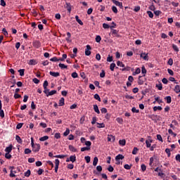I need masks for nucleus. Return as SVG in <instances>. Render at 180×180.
<instances>
[{"label": "nucleus", "instance_id": "nucleus-1", "mask_svg": "<svg viewBox=\"0 0 180 180\" xmlns=\"http://www.w3.org/2000/svg\"><path fill=\"white\" fill-rule=\"evenodd\" d=\"M31 146L32 147V151L34 153H39V151H40V144L34 143L33 137L31 138Z\"/></svg>", "mask_w": 180, "mask_h": 180}, {"label": "nucleus", "instance_id": "nucleus-2", "mask_svg": "<svg viewBox=\"0 0 180 180\" xmlns=\"http://www.w3.org/2000/svg\"><path fill=\"white\" fill-rule=\"evenodd\" d=\"M9 169H11L10 173L11 178H15V176H16V175H15V174H16V171L13 170L15 169V167L11 166Z\"/></svg>", "mask_w": 180, "mask_h": 180}, {"label": "nucleus", "instance_id": "nucleus-3", "mask_svg": "<svg viewBox=\"0 0 180 180\" xmlns=\"http://www.w3.org/2000/svg\"><path fill=\"white\" fill-rule=\"evenodd\" d=\"M151 143H153V139L151 136H148V140L146 141V147L150 148L151 147Z\"/></svg>", "mask_w": 180, "mask_h": 180}, {"label": "nucleus", "instance_id": "nucleus-4", "mask_svg": "<svg viewBox=\"0 0 180 180\" xmlns=\"http://www.w3.org/2000/svg\"><path fill=\"white\" fill-rule=\"evenodd\" d=\"M112 3L116 5V6H119L120 9H123V4L122 2H120L119 1L117 0H112Z\"/></svg>", "mask_w": 180, "mask_h": 180}, {"label": "nucleus", "instance_id": "nucleus-5", "mask_svg": "<svg viewBox=\"0 0 180 180\" xmlns=\"http://www.w3.org/2000/svg\"><path fill=\"white\" fill-rule=\"evenodd\" d=\"M91 48L90 45H86V49H85V56H91Z\"/></svg>", "mask_w": 180, "mask_h": 180}, {"label": "nucleus", "instance_id": "nucleus-6", "mask_svg": "<svg viewBox=\"0 0 180 180\" xmlns=\"http://www.w3.org/2000/svg\"><path fill=\"white\" fill-rule=\"evenodd\" d=\"M58 165H60V160L58 159L55 160V172H58Z\"/></svg>", "mask_w": 180, "mask_h": 180}, {"label": "nucleus", "instance_id": "nucleus-7", "mask_svg": "<svg viewBox=\"0 0 180 180\" xmlns=\"http://www.w3.org/2000/svg\"><path fill=\"white\" fill-rule=\"evenodd\" d=\"M33 46L35 47V49H40L41 46V44L39 41H35L32 43Z\"/></svg>", "mask_w": 180, "mask_h": 180}, {"label": "nucleus", "instance_id": "nucleus-8", "mask_svg": "<svg viewBox=\"0 0 180 180\" xmlns=\"http://www.w3.org/2000/svg\"><path fill=\"white\" fill-rule=\"evenodd\" d=\"M65 5L66 6H65V8L67 9L68 12H69V13H71V9L72 8V6H71V4L66 2Z\"/></svg>", "mask_w": 180, "mask_h": 180}, {"label": "nucleus", "instance_id": "nucleus-9", "mask_svg": "<svg viewBox=\"0 0 180 180\" xmlns=\"http://www.w3.org/2000/svg\"><path fill=\"white\" fill-rule=\"evenodd\" d=\"M117 65L118 67H122L123 69H122V71H126V68H124V64H123L122 62H120V60H118L117 62Z\"/></svg>", "mask_w": 180, "mask_h": 180}, {"label": "nucleus", "instance_id": "nucleus-10", "mask_svg": "<svg viewBox=\"0 0 180 180\" xmlns=\"http://www.w3.org/2000/svg\"><path fill=\"white\" fill-rule=\"evenodd\" d=\"M115 140H116V138L113 135H108V141H111L112 143H114Z\"/></svg>", "mask_w": 180, "mask_h": 180}, {"label": "nucleus", "instance_id": "nucleus-11", "mask_svg": "<svg viewBox=\"0 0 180 180\" xmlns=\"http://www.w3.org/2000/svg\"><path fill=\"white\" fill-rule=\"evenodd\" d=\"M50 75H51L52 77H55L56 78H57V77H60V72H52L51 71L49 72Z\"/></svg>", "mask_w": 180, "mask_h": 180}, {"label": "nucleus", "instance_id": "nucleus-12", "mask_svg": "<svg viewBox=\"0 0 180 180\" xmlns=\"http://www.w3.org/2000/svg\"><path fill=\"white\" fill-rule=\"evenodd\" d=\"M112 34L113 35V37H120V35L116 30H112Z\"/></svg>", "mask_w": 180, "mask_h": 180}, {"label": "nucleus", "instance_id": "nucleus-13", "mask_svg": "<svg viewBox=\"0 0 180 180\" xmlns=\"http://www.w3.org/2000/svg\"><path fill=\"white\" fill-rule=\"evenodd\" d=\"M124 156L122 154H119L115 157L116 161H119V160H124Z\"/></svg>", "mask_w": 180, "mask_h": 180}, {"label": "nucleus", "instance_id": "nucleus-14", "mask_svg": "<svg viewBox=\"0 0 180 180\" xmlns=\"http://www.w3.org/2000/svg\"><path fill=\"white\" fill-rule=\"evenodd\" d=\"M94 110L98 115H99L101 113V111H99V108L98 107V105H94Z\"/></svg>", "mask_w": 180, "mask_h": 180}, {"label": "nucleus", "instance_id": "nucleus-15", "mask_svg": "<svg viewBox=\"0 0 180 180\" xmlns=\"http://www.w3.org/2000/svg\"><path fill=\"white\" fill-rule=\"evenodd\" d=\"M75 19H76V21L77 22V23H79V25H80L81 26H82L84 25V22H82V20H81L79 19V17L78 15L75 16Z\"/></svg>", "mask_w": 180, "mask_h": 180}, {"label": "nucleus", "instance_id": "nucleus-16", "mask_svg": "<svg viewBox=\"0 0 180 180\" xmlns=\"http://www.w3.org/2000/svg\"><path fill=\"white\" fill-rule=\"evenodd\" d=\"M13 147V146L12 145H10L8 147H6V149H5L6 153H11Z\"/></svg>", "mask_w": 180, "mask_h": 180}, {"label": "nucleus", "instance_id": "nucleus-17", "mask_svg": "<svg viewBox=\"0 0 180 180\" xmlns=\"http://www.w3.org/2000/svg\"><path fill=\"white\" fill-rule=\"evenodd\" d=\"M28 64L29 65H36V64H37V62L34 59H31L30 60Z\"/></svg>", "mask_w": 180, "mask_h": 180}, {"label": "nucleus", "instance_id": "nucleus-18", "mask_svg": "<svg viewBox=\"0 0 180 180\" xmlns=\"http://www.w3.org/2000/svg\"><path fill=\"white\" fill-rule=\"evenodd\" d=\"M15 140L19 143V144H22V143H23V141H22V139L20 136H19V135L15 136Z\"/></svg>", "mask_w": 180, "mask_h": 180}, {"label": "nucleus", "instance_id": "nucleus-19", "mask_svg": "<svg viewBox=\"0 0 180 180\" xmlns=\"http://www.w3.org/2000/svg\"><path fill=\"white\" fill-rule=\"evenodd\" d=\"M174 92H176V94H179V92H180V86L176 84L174 87Z\"/></svg>", "mask_w": 180, "mask_h": 180}, {"label": "nucleus", "instance_id": "nucleus-20", "mask_svg": "<svg viewBox=\"0 0 180 180\" xmlns=\"http://www.w3.org/2000/svg\"><path fill=\"white\" fill-rule=\"evenodd\" d=\"M56 94H57V91L56 90H52V91H51L48 93L46 96H51L52 95H56Z\"/></svg>", "mask_w": 180, "mask_h": 180}, {"label": "nucleus", "instance_id": "nucleus-21", "mask_svg": "<svg viewBox=\"0 0 180 180\" xmlns=\"http://www.w3.org/2000/svg\"><path fill=\"white\" fill-rule=\"evenodd\" d=\"M141 72V70L138 68H136V71L132 73V75H137V74H140Z\"/></svg>", "mask_w": 180, "mask_h": 180}, {"label": "nucleus", "instance_id": "nucleus-22", "mask_svg": "<svg viewBox=\"0 0 180 180\" xmlns=\"http://www.w3.org/2000/svg\"><path fill=\"white\" fill-rule=\"evenodd\" d=\"M70 161H71V162H75V161H77V157L75 155H71L70 157Z\"/></svg>", "mask_w": 180, "mask_h": 180}, {"label": "nucleus", "instance_id": "nucleus-23", "mask_svg": "<svg viewBox=\"0 0 180 180\" xmlns=\"http://www.w3.org/2000/svg\"><path fill=\"white\" fill-rule=\"evenodd\" d=\"M64 101L65 99L63 97L59 100V106H64L65 105Z\"/></svg>", "mask_w": 180, "mask_h": 180}, {"label": "nucleus", "instance_id": "nucleus-24", "mask_svg": "<svg viewBox=\"0 0 180 180\" xmlns=\"http://www.w3.org/2000/svg\"><path fill=\"white\" fill-rule=\"evenodd\" d=\"M165 99L167 101V103H171L172 102V98L170 96H166Z\"/></svg>", "mask_w": 180, "mask_h": 180}, {"label": "nucleus", "instance_id": "nucleus-25", "mask_svg": "<svg viewBox=\"0 0 180 180\" xmlns=\"http://www.w3.org/2000/svg\"><path fill=\"white\" fill-rule=\"evenodd\" d=\"M120 146H126V139H122L119 141Z\"/></svg>", "mask_w": 180, "mask_h": 180}, {"label": "nucleus", "instance_id": "nucleus-26", "mask_svg": "<svg viewBox=\"0 0 180 180\" xmlns=\"http://www.w3.org/2000/svg\"><path fill=\"white\" fill-rule=\"evenodd\" d=\"M98 157H95V158H94V161H93V165H94V167H96V165H98Z\"/></svg>", "mask_w": 180, "mask_h": 180}, {"label": "nucleus", "instance_id": "nucleus-27", "mask_svg": "<svg viewBox=\"0 0 180 180\" xmlns=\"http://www.w3.org/2000/svg\"><path fill=\"white\" fill-rule=\"evenodd\" d=\"M96 124H98V126H97L98 129H102V128L105 127L104 123L96 122Z\"/></svg>", "mask_w": 180, "mask_h": 180}, {"label": "nucleus", "instance_id": "nucleus-28", "mask_svg": "<svg viewBox=\"0 0 180 180\" xmlns=\"http://www.w3.org/2000/svg\"><path fill=\"white\" fill-rule=\"evenodd\" d=\"M69 150L72 151V153H76L77 151V149L72 145L69 146Z\"/></svg>", "mask_w": 180, "mask_h": 180}, {"label": "nucleus", "instance_id": "nucleus-29", "mask_svg": "<svg viewBox=\"0 0 180 180\" xmlns=\"http://www.w3.org/2000/svg\"><path fill=\"white\" fill-rule=\"evenodd\" d=\"M46 140H49V136H44L39 139V141H46Z\"/></svg>", "mask_w": 180, "mask_h": 180}, {"label": "nucleus", "instance_id": "nucleus-30", "mask_svg": "<svg viewBox=\"0 0 180 180\" xmlns=\"http://www.w3.org/2000/svg\"><path fill=\"white\" fill-rule=\"evenodd\" d=\"M141 58H143V60H148V56L147 53H141Z\"/></svg>", "mask_w": 180, "mask_h": 180}, {"label": "nucleus", "instance_id": "nucleus-31", "mask_svg": "<svg viewBox=\"0 0 180 180\" xmlns=\"http://www.w3.org/2000/svg\"><path fill=\"white\" fill-rule=\"evenodd\" d=\"M154 112H157V110H162V107L161 106H155L153 107Z\"/></svg>", "mask_w": 180, "mask_h": 180}, {"label": "nucleus", "instance_id": "nucleus-32", "mask_svg": "<svg viewBox=\"0 0 180 180\" xmlns=\"http://www.w3.org/2000/svg\"><path fill=\"white\" fill-rule=\"evenodd\" d=\"M89 150H91V147H83L81 148V151L84 152V151H89Z\"/></svg>", "mask_w": 180, "mask_h": 180}, {"label": "nucleus", "instance_id": "nucleus-33", "mask_svg": "<svg viewBox=\"0 0 180 180\" xmlns=\"http://www.w3.org/2000/svg\"><path fill=\"white\" fill-rule=\"evenodd\" d=\"M94 97V99H96V101H98V102H101V96H99V94H96Z\"/></svg>", "mask_w": 180, "mask_h": 180}, {"label": "nucleus", "instance_id": "nucleus-34", "mask_svg": "<svg viewBox=\"0 0 180 180\" xmlns=\"http://www.w3.org/2000/svg\"><path fill=\"white\" fill-rule=\"evenodd\" d=\"M115 67H116V64L115 63H111L110 65V70L111 71H115Z\"/></svg>", "mask_w": 180, "mask_h": 180}, {"label": "nucleus", "instance_id": "nucleus-35", "mask_svg": "<svg viewBox=\"0 0 180 180\" xmlns=\"http://www.w3.org/2000/svg\"><path fill=\"white\" fill-rule=\"evenodd\" d=\"M172 49L173 50H174V51H176V53H178L179 51V49L178 48V46L175 44L172 45Z\"/></svg>", "mask_w": 180, "mask_h": 180}, {"label": "nucleus", "instance_id": "nucleus-36", "mask_svg": "<svg viewBox=\"0 0 180 180\" xmlns=\"http://www.w3.org/2000/svg\"><path fill=\"white\" fill-rule=\"evenodd\" d=\"M147 14L148 15L149 18L153 19L154 18V14L150 11H147Z\"/></svg>", "mask_w": 180, "mask_h": 180}, {"label": "nucleus", "instance_id": "nucleus-37", "mask_svg": "<svg viewBox=\"0 0 180 180\" xmlns=\"http://www.w3.org/2000/svg\"><path fill=\"white\" fill-rule=\"evenodd\" d=\"M58 66L60 67V68H61V70H64V69L67 68V65H65L63 63H59Z\"/></svg>", "mask_w": 180, "mask_h": 180}, {"label": "nucleus", "instance_id": "nucleus-38", "mask_svg": "<svg viewBox=\"0 0 180 180\" xmlns=\"http://www.w3.org/2000/svg\"><path fill=\"white\" fill-rule=\"evenodd\" d=\"M156 88H158V89L159 91H162V84L160 83L158 84H156Z\"/></svg>", "mask_w": 180, "mask_h": 180}, {"label": "nucleus", "instance_id": "nucleus-39", "mask_svg": "<svg viewBox=\"0 0 180 180\" xmlns=\"http://www.w3.org/2000/svg\"><path fill=\"white\" fill-rule=\"evenodd\" d=\"M116 121L117 122V123H120V124H123V119L120 117H117L116 119Z\"/></svg>", "mask_w": 180, "mask_h": 180}, {"label": "nucleus", "instance_id": "nucleus-40", "mask_svg": "<svg viewBox=\"0 0 180 180\" xmlns=\"http://www.w3.org/2000/svg\"><path fill=\"white\" fill-rule=\"evenodd\" d=\"M101 40H102V38L99 35H97L96 37V43H101Z\"/></svg>", "mask_w": 180, "mask_h": 180}, {"label": "nucleus", "instance_id": "nucleus-41", "mask_svg": "<svg viewBox=\"0 0 180 180\" xmlns=\"http://www.w3.org/2000/svg\"><path fill=\"white\" fill-rule=\"evenodd\" d=\"M18 72H20V77H23V75H25V69L19 70Z\"/></svg>", "mask_w": 180, "mask_h": 180}, {"label": "nucleus", "instance_id": "nucleus-42", "mask_svg": "<svg viewBox=\"0 0 180 180\" xmlns=\"http://www.w3.org/2000/svg\"><path fill=\"white\" fill-rule=\"evenodd\" d=\"M54 157H55V158H65V157H67V155H57Z\"/></svg>", "mask_w": 180, "mask_h": 180}, {"label": "nucleus", "instance_id": "nucleus-43", "mask_svg": "<svg viewBox=\"0 0 180 180\" xmlns=\"http://www.w3.org/2000/svg\"><path fill=\"white\" fill-rule=\"evenodd\" d=\"M137 151H139V148H137L136 147H134L133 150H132V154L134 155H136V154H137Z\"/></svg>", "mask_w": 180, "mask_h": 180}, {"label": "nucleus", "instance_id": "nucleus-44", "mask_svg": "<svg viewBox=\"0 0 180 180\" xmlns=\"http://www.w3.org/2000/svg\"><path fill=\"white\" fill-rule=\"evenodd\" d=\"M5 158H6L7 160H11L12 158V155H11L9 153H6Z\"/></svg>", "mask_w": 180, "mask_h": 180}, {"label": "nucleus", "instance_id": "nucleus-45", "mask_svg": "<svg viewBox=\"0 0 180 180\" xmlns=\"http://www.w3.org/2000/svg\"><path fill=\"white\" fill-rule=\"evenodd\" d=\"M84 159H85L86 162H87V164H89V162H91V157L85 156Z\"/></svg>", "mask_w": 180, "mask_h": 180}, {"label": "nucleus", "instance_id": "nucleus-46", "mask_svg": "<svg viewBox=\"0 0 180 180\" xmlns=\"http://www.w3.org/2000/svg\"><path fill=\"white\" fill-rule=\"evenodd\" d=\"M141 76H139V80H138L139 85H143V84H144V82L143 80H141Z\"/></svg>", "mask_w": 180, "mask_h": 180}, {"label": "nucleus", "instance_id": "nucleus-47", "mask_svg": "<svg viewBox=\"0 0 180 180\" xmlns=\"http://www.w3.org/2000/svg\"><path fill=\"white\" fill-rule=\"evenodd\" d=\"M131 112H133V113H139L140 112V110H136V107H133L131 108Z\"/></svg>", "mask_w": 180, "mask_h": 180}, {"label": "nucleus", "instance_id": "nucleus-48", "mask_svg": "<svg viewBox=\"0 0 180 180\" xmlns=\"http://www.w3.org/2000/svg\"><path fill=\"white\" fill-rule=\"evenodd\" d=\"M14 98L15 99H19V98H22V96H20L19 94L18 93H15L14 94Z\"/></svg>", "mask_w": 180, "mask_h": 180}, {"label": "nucleus", "instance_id": "nucleus-49", "mask_svg": "<svg viewBox=\"0 0 180 180\" xmlns=\"http://www.w3.org/2000/svg\"><path fill=\"white\" fill-rule=\"evenodd\" d=\"M112 11L114 13H117V8H116V6H112Z\"/></svg>", "mask_w": 180, "mask_h": 180}, {"label": "nucleus", "instance_id": "nucleus-50", "mask_svg": "<svg viewBox=\"0 0 180 180\" xmlns=\"http://www.w3.org/2000/svg\"><path fill=\"white\" fill-rule=\"evenodd\" d=\"M141 170L143 172H144V171H146V169H147V167L144 164L141 165Z\"/></svg>", "mask_w": 180, "mask_h": 180}, {"label": "nucleus", "instance_id": "nucleus-51", "mask_svg": "<svg viewBox=\"0 0 180 180\" xmlns=\"http://www.w3.org/2000/svg\"><path fill=\"white\" fill-rule=\"evenodd\" d=\"M167 64L169 65H172V64H174V60H172V58H169V60L167 61Z\"/></svg>", "mask_w": 180, "mask_h": 180}, {"label": "nucleus", "instance_id": "nucleus-52", "mask_svg": "<svg viewBox=\"0 0 180 180\" xmlns=\"http://www.w3.org/2000/svg\"><path fill=\"white\" fill-rule=\"evenodd\" d=\"M32 153V150L30 148H25V154H30Z\"/></svg>", "mask_w": 180, "mask_h": 180}, {"label": "nucleus", "instance_id": "nucleus-53", "mask_svg": "<svg viewBox=\"0 0 180 180\" xmlns=\"http://www.w3.org/2000/svg\"><path fill=\"white\" fill-rule=\"evenodd\" d=\"M72 78H78V73L74 72L72 73Z\"/></svg>", "mask_w": 180, "mask_h": 180}, {"label": "nucleus", "instance_id": "nucleus-54", "mask_svg": "<svg viewBox=\"0 0 180 180\" xmlns=\"http://www.w3.org/2000/svg\"><path fill=\"white\" fill-rule=\"evenodd\" d=\"M96 120H97L96 117H93L92 121H91V124H95V123H96Z\"/></svg>", "mask_w": 180, "mask_h": 180}, {"label": "nucleus", "instance_id": "nucleus-55", "mask_svg": "<svg viewBox=\"0 0 180 180\" xmlns=\"http://www.w3.org/2000/svg\"><path fill=\"white\" fill-rule=\"evenodd\" d=\"M167 72L169 75L174 76V71L171 69H167Z\"/></svg>", "mask_w": 180, "mask_h": 180}, {"label": "nucleus", "instance_id": "nucleus-56", "mask_svg": "<svg viewBox=\"0 0 180 180\" xmlns=\"http://www.w3.org/2000/svg\"><path fill=\"white\" fill-rule=\"evenodd\" d=\"M54 137L55 139H58L61 138V135L60 134V133H56Z\"/></svg>", "mask_w": 180, "mask_h": 180}, {"label": "nucleus", "instance_id": "nucleus-57", "mask_svg": "<svg viewBox=\"0 0 180 180\" xmlns=\"http://www.w3.org/2000/svg\"><path fill=\"white\" fill-rule=\"evenodd\" d=\"M124 168H125V169H131V165H129L126 164V165H124Z\"/></svg>", "mask_w": 180, "mask_h": 180}, {"label": "nucleus", "instance_id": "nucleus-58", "mask_svg": "<svg viewBox=\"0 0 180 180\" xmlns=\"http://www.w3.org/2000/svg\"><path fill=\"white\" fill-rule=\"evenodd\" d=\"M157 139L158 140H159V141H162V136H161V135H160V134H158L157 135Z\"/></svg>", "mask_w": 180, "mask_h": 180}, {"label": "nucleus", "instance_id": "nucleus-59", "mask_svg": "<svg viewBox=\"0 0 180 180\" xmlns=\"http://www.w3.org/2000/svg\"><path fill=\"white\" fill-rule=\"evenodd\" d=\"M91 144H92V143H91V141H85V145L87 146V147H91Z\"/></svg>", "mask_w": 180, "mask_h": 180}, {"label": "nucleus", "instance_id": "nucleus-60", "mask_svg": "<svg viewBox=\"0 0 180 180\" xmlns=\"http://www.w3.org/2000/svg\"><path fill=\"white\" fill-rule=\"evenodd\" d=\"M50 61H53V62L56 63V62L58 61V58H57V57L55 56V57L51 58Z\"/></svg>", "mask_w": 180, "mask_h": 180}, {"label": "nucleus", "instance_id": "nucleus-61", "mask_svg": "<svg viewBox=\"0 0 180 180\" xmlns=\"http://www.w3.org/2000/svg\"><path fill=\"white\" fill-rule=\"evenodd\" d=\"M25 176H30V170L28 169L25 173Z\"/></svg>", "mask_w": 180, "mask_h": 180}, {"label": "nucleus", "instance_id": "nucleus-62", "mask_svg": "<svg viewBox=\"0 0 180 180\" xmlns=\"http://www.w3.org/2000/svg\"><path fill=\"white\" fill-rule=\"evenodd\" d=\"M70 134V129H67L66 131L63 133L64 136H68Z\"/></svg>", "mask_w": 180, "mask_h": 180}, {"label": "nucleus", "instance_id": "nucleus-63", "mask_svg": "<svg viewBox=\"0 0 180 180\" xmlns=\"http://www.w3.org/2000/svg\"><path fill=\"white\" fill-rule=\"evenodd\" d=\"M103 29H109L110 26H109V25H108L106 23H103Z\"/></svg>", "mask_w": 180, "mask_h": 180}, {"label": "nucleus", "instance_id": "nucleus-64", "mask_svg": "<svg viewBox=\"0 0 180 180\" xmlns=\"http://www.w3.org/2000/svg\"><path fill=\"white\" fill-rule=\"evenodd\" d=\"M175 158H176V161H178L179 162H180V154H177Z\"/></svg>", "mask_w": 180, "mask_h": 180}]
</instances>
